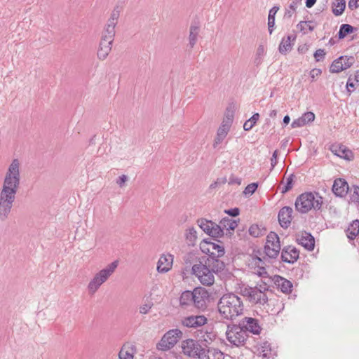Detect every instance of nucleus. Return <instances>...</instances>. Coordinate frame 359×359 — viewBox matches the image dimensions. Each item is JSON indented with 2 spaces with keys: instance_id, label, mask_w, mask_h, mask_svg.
<instances>
[{
  "instance_id": "nucleus-1",
  "label": "nucleus",
  "mask_w": 359,
  "mask_h": 359,
  "mask_svg": "<svg viewBox=\"0 0 359 359\" xmlns=\"http://www.w3.org/2000/svg\"><path fill=\"white\" fill-rule=\"evenodd\" d=\"M217 307L221 316L231 320L241 315L244 309L241 298L233 293L224 294L220 298Z\"/></svg>"
},
{
  "instance_id": "nucleus-2",
  "label": "nucleus",
  "mask_w": 359,
  "mask_h": 359,
  "mask_svg": "<svg viewBox=\"0 0 359 359\" xmlns=\"http://www.w3.org/2000/svg\"><path fill=\"white\" fill-rule=\"evenodd\" d=\"M20 163L18 159H14L6 174L1 194L15 196L20 186Z\"/></svg>"
},
{
  "instance_id": "nucleus-3",
  "label": "nucleus",
  "mask_w": 359,
  "mask_h": 359,
  "mask_svg": "<svg viewBox=\"0 0 359 359\" xmlns=\"http://www.w3.org/2000/svg\"><path fill=\"white\" fill-rule=\"evenodd\" d=\"M323 197L317 192H305L299 195L295 201V209L300 213H307L311 209L317 211L321 209Z\"/></svg>"
},
{
  "instance_id": "nucleus-4",
  "label": "nucleus",
  "mask_w": 359,
  "mask_h": 359,
  "mask_svg": "<svg viewBox=\"0 0 359 359\" xmlns=\"http://www.w3.org/2000/svg\"><path fill=\"white\" fill-rule=\"evenodd\" d=\"M222 270L217 269L216 264L208 263V261H206L205 264L200 262V264H194L192 266L193 274L197 276L204 285H212L215 281L214 273Z\"/></svg>"
},
{
  "instance_id": "nucleus-5",
  "label": "nucleus",
  "mask_w": 359,
  "mask_h": 359,
  "mask_svg": "<svg viewBox=\"0 0 359 359\" xmlns=\"http://www.w3.org/2000/svg\"><path fill=\"white\" fill-rule=\"evenodd\" d=\"M201 249L203 252L209 254L210 258L207 259L208 263L216 264L217 269H224V262L219 260V258L223 257L225 253L223 245L204 240L203 243H201Z\"/></svg>"
},
{
  "instance_id": "nucleus-6",
  "label": "nucleus",
  "mask_w": 359,
  "mask_h": 359,
  "mask_svg": "<svg viewBox=\"0 0 359 359\" xmlns=\"http://www.w3.org/2000/svg\"><path fill=\"white\" fill-rule=\"evenodd\" d=\"M118 260L112 262L94 276L88 285V290L90 294H95L100 287L108 280L118 267Z\"/></svg>"
},
{
  "instance_id": "nucleus-7",
  "label": "nucleus",
  "mask_w": 359,
  "mask_h": 359,
  "mask_svg": "<svg viewBox=\"0 0 359 359\" xmlns=\"http://www.w3.org/2000/svg\"><path fill=\"white\" fill-rule=\"evenodd\" d=\"M226 335L229 342L236 346L243 345L249 337L240 322L238 325H228Z\"/></svg>"
},
{
  "instance_id": "nucleus-8",
  "label": "nucleus",
  "mask_w": 359,
  "mask_h": 359,
  "mask_svg": "<svg viewBox=\"0 0 359 359\" xmlns=\"http://www.w3.org/2000/svg\"><path fill=\"white\" fill-rule=\"evenodd\" d=\"M208 341L206 338L202 341H197L192 339L184 340L182 342V349L184 355L193 358H198L202 352L204 344Z\"/></svg>"
},
{
  "instance_id": "nucleus-9",
  "label": "nucleus",
  "mask_w": 359,
  "mask_h": 359,
  "mask_svg": "<svg viewBox=\"0 0 359 359\" xmlns=\"http://www.w3.org/2000/svg\"><path fill=\"white\" fill-rule=\"evenodd\" d=\"M280 250V239L275 232H270L266 236V243L264 248L265 257L269 259H276Z\"/></svg>"
},
{
  "instance_id": "nucleus-10",
  "label": "nucleus",
  "mask_w": 359,
  "mask_h": 359,
  "mask_svg": "<svg viewBox=\"0 0 359 359\" xmlns=\"http://www.w3.org/2000/svg\"><path fill=\"white\" fill-rule=\"evenodd\" d=\"M241 293L252 304L264 306L269 300L266 293H263L261 290L252 288V287H243L241 289Z\"/></svg>"
},
{
  "instance_id": "nucleus-11",
  "label": "nucleus",
  "mask_w": 359,
  "mask_h": 359,
  "mask_svg": "<svg viewBox=\"0 0 359 359\" xmlns=\"http://www.w3.org/2000/svg\"><path fill=\"white\" fill-rule=\"evenodd\" d=\"M269 259L266 257H254L249 259V267L254 270V273L262 278H269V275L266 269V262Z\"/></svg>"
},
{
  "instance_id": "nucleus-12",
  "label": "nucleus",
  "mask_w": 359,
  "mask_h": 359,
  "mask_svg": "<svg viewBox=\"0 0 359 359\" xmlns=\"http://www.w3.org/2000/svg\"><path fill=\"white\" fill-rule=\"evenodd\" d=\"M193 291V306L198 309H205L210 297L208 292L201 287L195 288Z\"/></svg>"
},
{
  "instance_id": "nucleus-13",
  "label": "nucleus",
  "mask_w": 359,
  "mask_h": 359,
  "mask_svg": "<svg viewBox=\"0 0 359 359\" xmlns=\"http://www.w3.org/2000/svg\"><path fill=\"white\" fill-rule=\"evenodd\" d=\"M353 63L354 57L353 56H340L332 62L330 67V72L339 73L351 67Z\"/></svg>"
},
{
  "instance_id": "nucleus-14",
  "label": "nucleus",
  "mask_w": 359,
  "mask_h": 359,
  "mask_svg": "<svg viewBox=\"0 0 359 359\" xmlns=\"http://www.w3.org/2000/svg\"><path fill=\"white\" fill-rule=\"evenodd\" d=\"M182 325L188 328H198L203 326L208 323V318L204 315H190L184 317L182 320Z\"/></svg>"
},
{
  "instance_id": "nucleus-15",
  "label": "nucleus",
  "mask_w": 359,
  "mask_h": 359,
  "mask_svg": "<svg viewBox=\"0 0 359 359\" xmlns=\"http://www.w3.org/2000/svg\"><path fill=\"white\" fill-rule=\"evenodd\" d=\"M14 201L15 196L0 194V218L2 220L8 217Z\"/></svg>"
},
{
  "instance_id": "nucleus-16",
  "label": "nucleus",
  "mask_w": 359,
  "mask_h": 359,
  "mask_svg": "<svg viewBox=\"0 0 359 359\" xmlns=\"http://www.w3.org/2000/svg\"><path fill=\"white\" fill-rule=\"evenodd\" d=\"M240 323L247 334L251 333L255 335H258L262 331V327L258 319L252 317H245L240 320Z\"/></svg>"
},
{
  "instance_id": "nucleus-17",
  "label": "nucleus",
  "mask_w": 359,
  "mask_h": 359,
  "mask_svg": "<svg viewBox=\"0 0 359 359\" xmlns=\"http://www.w3.org/2000/svg\"><path fill=\"white\" fill-rule=\"evenodd\" d=\"M280 257L282 262L293 264L299 259V251L294 247L285 246L282 250Z\"/></svg>"
},
{
  "instance_id": "nucleus-18",
  "label": "nucleus",
  "mask_w": 359,
  "mask_h": 359,
  "mask_svg": "<svg viewBox=\"0 0 359 359\" xmlns=\"http://www.w3.org/2000/svg\"><path fill=\"white\" fill-rule=\"evenodd\" d=\"M292 208L289 206H284L279 210L278 218L279 224L282 228L287 229L289 227L292 219Z\"/></svg>"
},
{
  "instance_id": "nucleus-19",
  "label": "nucleus",
  "mask_w": 359,
  "mask_h": 359,
  "mask_svg": "<svg viewBox=\"0 0 359 359\" xmlns=\"http://www.w3.org/2000/svg\"><path fill=\"white\" fill-rule=\"evenodd\" d=\"M297 242L302 245L305 249L312 251L315 247V239L311 233L302 231L300 235L297 237Z\"/></svg>"
},
{
  "instance_id": "nucleus-20",
  "label": "nucleus",
  "mask_w": 359,
  "mask_h": 359,
  "mask_svg": "<svg viewBox=\"0 0 359 359\" xmlns=\"http://www.w3.org/2000/svg\"><path fill=\"white\" fill-rule=\"evenodd\" d=\"M198 359H224V353L218 348L204 344Z\"/></svg>"
},
{
  "instance_id": "nucleus-21",
  "label": "nucleus",
  "mask_w": 359,
  "mask_h": 359,
  "mask_svg": "<svg viewBox=\"0 0 359 359\" xmlns=\"http://www.w3.org/2000/svg\"><path fill=\"white\" fill-rule=\"evenodd\" d=\"M331 151L337 156L347 161H352L354 155L351 150L342 144H333L330 148Z\"/></svg>"
},
{
  "instance_id": "nucleus-22",
  "label": "nucleus",
  "mask_w": 359,
  "mask_h": 359,
  "mask_svg": "<svg viewBox=\"0 0 359 359\" xmlns=\"http://www.w3.org/2000/svg\"><path fill=\"white\" fill-rule=\"evenodd\" d=\"M348 189V184L344 179L337 178L334 181L332 190L337 196H345L347 194Z\"/></svg>"
},
{
  "instance_id": "nucleus-23",
  "label": "nucleus",
  "mask_w": 359,
  "mask_h": 359,
  "mask_svg": "<svg viewBox=\"0 0 359 359\" xmlns=\"http://www.w3.org/2000/svg\"><path fill=\"white\" fill-rule=\"evenodd\" d=\"M272 280L282 292L290 294L292 291L293 285L290 280L278 275H275Z\"/></svg>"
},
{
  "instance_id": "nucleus-24",
  "label": "nucleus",
  "mask_w": 359,
  "mask_h": 359,
  "mask_svg": "<svg viewBox=\"0 0 359 359\" xmlns=\"http://www.w3.org/2000/svg\"><path fill=\"white\" fill-rule=\"evenodd\" d=\"M177 343V339H176V337L171 335L169 332H167L157 344V348L161 351H168L172 348Z\"/></svg>"
},
{
  "instance_id": "nucleus-25",
  "label": "nucleus",
  "mask_w": 359,
  "mask_h": 359,
  "mask_svg": "<svg viewBox=\"0 0 359 359\" xmlns=\"http://www.w3.org/2000/svg\"><path fill=\"white\" fill-rule=\"evenodd\" d=\"M173 262L171 255H162L157 263V271L158 273H165L170 270Z\"/></svg>"
},
{
  "instance_id": "nucleus-26",
  "label": "nucleus",
  "mask_w": 359,
  "mask_h": 359,
  "mask_svg": "<svg viewBox=\"0 0 359 359\" xmlns=\"http://www.w3.org/2000/svg\"><path fill=\"white\" fill-rule=\"evenodd\" d=\"M113 41L101 38L99 48L97 53V57L104 60L109 55L112 46Z\"/></svg>"
},
{
  "instance_id": "nucleus-27",
  "label": "nucleus",
  "mask_w": 359,
  "mask_h": 359,
  "mask_svg": "<svg viewBox=\"0 0 359 359\" xmlns=\"http://www.w3.org/2000/svg\"><path fill=\"white\" fill-rule=\"evenodd\" d=\"M200 31V26L196 23H192L189 28V45L192 48L196 43Z\"/></svg>"
},
{
  "instance_id": "nucleus-28",
  "label": "nucleus",
  "mask_w": 359,
  "mask_h": 359,
  "mask_svg": "<svg viewBox=\"0 0 359 359\" xmlns=\"http://www.w3.org/2000/svg\"><path fill=\"white\" fill-rule=\"evenodd\" d=\"M194 291L185 290L180 297V304L182 307L193 305Z\"/></svg>"
},
{
  "instance_id": "nucleus-29",
  "label": "nucleus",
  "mask_w": 359,
  "mask_h": 359,
  "mask_svg": "<svg viewBox=\"0 0 359 359\" xmlns=\"http://www.w3.org/2000/svg\"><path fill=\"white\" fill-rule=\"evenodd\" d=\"M359 234V220H353L346 229V236L350 240H353Z\"/></svg>"
},
{
  "instance_id": "nucleus-30",
  "label": "nucleus",
  "mask_w": 359,
  "mask_h": 359,
  "mask_svg": "<svg viewBox=\"0 0 359 359\" xmlns=\"http://www.w3.org/2000/svg\"><path fill=\"white\" fill-rule=\"evenodd\" d=\"M346 8L345 0H334L332 3V11L335 16L343 14Z\"/></svg>"
},
{
  "instance_id": "nucleus-31",
  "label": "nucleus",
  "mask_w": 359,
  "mask_h": 359,
  "mask_svg": "<svg viewBox=\"0 0 359 359\" xmlns=\"http://www.w3.org/2000/svg\"><path fill=\"white\" fill-rule=\"evenodd\" d=\"M133 355L134 346L124 344L118 353V358L119 359H133Z\"/></svg>"
},
{
  "instance_id": "nucleus-32",
  "label": "nucleus",
  "mask_w": 359,
  "mask_h": 359,
  "mask_svg": "<svg viewBox=\"0 0 359 359\" xmlns=\"http://www.w3.org/2000/svg\"><path fill=\"white\" fill-rule=\"evenodd\" d=\"M358 28L349 25V24H342L338 32L337 36L339 39H344L347 35L353 33L357 31Z\"/></svg>"
},
{
  "instance_id": "nucleus-33",
  "label": "nucleus",
  "mask_w": 359,
  "mask_h": 359,
  "mask_svg": "<svg viewBox=\"0 0 359 359\" xmlns=\"http://www.w3.org/2000/svg\"><path fill=\"white\" fill-rule=\"evenodd\" d=\"M230 128H228L227 127L220 126L219 128L217 130V135L215 138L214 143H213V147L216 148L218 144L222 143V142L224 140V138L226 137L228 132L229 131Z\"/></svg>"
},
{
  "instance_id": "nucleus-34",
  "label": "nucleus",
  "mask_w": 359,
  "mask_h": 359,
  "mask_svg": "<svg viewBox=\"0 0 359 359\" xmlns=\"http://www.w3.org/2000/svg\"><path fill=\"white\" fill-rule=\"evenodd\" d=\"M279 7L277 6H274L271 8L269 12L268 15V29L270 34H272L273 31V28L275 26V15L276 13L278 11Z\"/></svg>"
},
{
  "instance_id": "nucleus-35",
  "label": "nucleus",
  "mask_w": 359,
  "mask_h": 359,
  "mask_svg": "<svg viewBox=\"0 0 359 359\" xmlns=\"http://www.w3.org/2000/svg\"><path fill=\"white\" fill-rule=\"evenodd\" d=\"M295 39L296 36H292L291 35H288L286 39H283L280 45H279V52L281 54H285L288 50L292 49L291 45V39Z\"/></svg>"
},
{
  "instance_id": "nucleus-36",
  "label": "nucleus",
  "mask_w": 359,
  "mask_h": 359,
  "mask_svg": "<svg viewBox=\"0 0 359 359\" xmlns=\"http://www.w3.org/2000/svg\"><path fill=\"white\" fill-rule=\"evenodd\" d=\"M266 231V229L264 227L257 224H252L248 229L250 235L254 238H259L264 236Z\"/></svg>"
},
{
  "instance_id": "nucleus-37",
  "label": "nucleus",
  "mask_w": 359,
  "mask_h": 359,
  "mask_svg": "<svg viewBox=\"0 0 359 359\" xmlns=\"http://www.w3.org/2000/svg\"><path fill=\"white\" fill-rule=\"evenodd\" d=\"M185 238L187 244L194 246L197 239V232L194 227H189L186 230Z\"/></svg>"
},
{
  "instance_id": "nucleus-38",
  "label": "nucleus",
  "mask_w": 359,
  "mask_h": 359,
  "mask_svg": "<svg viewBox=\"0 0 359 359\" xmlns=\"http://www.w3.org/2000/svg\"><path fill=\"white\" fill-rule=\"evenodd\" d=\"M223 230L225 229L228 231L234 230L238 226V222L236 220L231 219L229 217L223 218L220 222Z\"/></svg>"
},
{
  "instance_id": "nucleus-39",
  "label": "nucleus",
  "mask_w": 359,
  "mask_h": 359,
  "mask_svg": "<svg viewBox=\"0 0 359 359\" xmlns=\"http://www.w3.org/2000/svg\"><path fill=\"white\" fill-rule=\"evenodd\" d=\"M259 114L255 113L248 120H247L243 124V129L245 131L250 130L257 123L259 118Z\"/></svg>"
},
{
  "instance_id": "nucleus-40",
  "label": "nucleus",
  "mask_w": 359,
  "mask_h": 359,
  "mask_svg": "<svg viewBox=\"0 0 359 359\" xmlns=\"http://www.w3.org/2000/svg\"><path fill=\"white\" fill-rule=\"evenodd\" d=\"M210 225L211 231L210 236L213 238H219L224 236L223 229L220 223L219 224H217L212 222V224H210Z\"/></svg>"
},
{
  "instance_id": "nucleus-41",
  "label": "nucleus",
  "mask_w": 359,
  "mask_h": 359,
  "mask_svg": "<svg viewBox=\"0 0 359 359\" xmlns=\"http://www.w3.org/2000/svg\"><path fill=\"white\" fill-rule=\"evenodd\" d=\"M233 111L231 110L229 107L226 108L225 116L222 123V126L230 128L231 123H233Z\"/></svg>"
},
{
  "instance_id": "nucleus-42",
  "label": "nucleus",
  "mask_w": 359,
  "mask_h": 359,
  "mask_svg": "<svg viewBox=\"0 0 359 359\" xmlns=\"http://www.w3.org/2000/svg\"><path fill=\"white\" fill-rule=\"evenodd\" d=\"M212 221L208 220L204 218H201L197 220V224L199 226V227L208 235L210 236V231H211V225Z\"/></svg>"
},
{
  "instance_id": "nucleus-43",
  "label": "nucleus",
  "mask_w": 359,
  "mask_h": 359,
  "mask_svg": "<svg viewBox=\"0 0 359 359\" xmlns=\"http://www.w3.org/2000/svg\"><path fill=\"white\" fill-rule=\"evenodd\" d=\"M302 0H293L289 5V8H286L284 18H290L296 11L297 6L301 4Z\"/></svg>"
},
{
  "instance_id": "nucleus-44",
  "label": "nucleus",
  "mask_w": 359,
  "mask_h": 359,
  "mask_svg": "<svg viewBox=\"0 0 359 359\" xmlns=\"http://www.w3.org/2000/svg\"><path fill=\"white\" fill-rule=\"evenodd\" d=\"M265 54V48L263 45H259L257 48L256 56L254 60L255 65L258 67L262 62V57Z\"/></svg>"
},
{
  "instance_id": "nucleus-45",
  "label": "nucleus",
  "mask_w": 359,
  "mask_h": 359,
  "mask_svg": "<svg viewBox=\"0 0 359 359\" xmlns=\"http://www.w3.org/2000/svg\"><path fill=\"white\" fill-rule=\"evenodd\" d=\"M114 36L115 29H114V28H110L106 26L104 32H102L101 38L109 40L110 41H114Z\"/></svg>"
},
{
  "instance_id": "nucleus-46",
  "label": "nucleus",
  "mask_w": 359,
  "mask_h": 359,
  "mask_svg": "<svg viewBox=\"0 0 359 359\" xmlns=\"http://www.w3.org/2000/svg\"><path fill=\"white\" fill-rule=\"evenodd\" d=\"M294 174H291L287 178V180H286V183L284 185V187L282 188V190H281V193L282 194H285L287 193L288 191H290L292 188V186H293V181H294Z\"/></svg>"
},
{
  "instance_id": "nucleus-47",
  "label": "nucleus",
  "mask_w": 359,
  "mask_h": 359,
  "mask_svg": "<svg viewBox=\"0 0 359 359\" xmlns=\"http://www.w3.org/2000/svg\"><path fill=\"white\" fill-rule=\"evenodd\" d=\"M258 187V184L257 183H255V182H253V183H251L250 184H248L244 189L243 191V194L244 195H252V194H254L255 192V191L257 190Z\"/></svg>"
},
{
  "instance_id": "nucleus-48",
  "label": "nucleus",
  "mask_w": 359,
  "mask_h": 359,
  "mask_svg": "<svg viewBox=\"0 0 359 359\" xmlns=\"http://www.w3.org/2000/svg\"><path fill=\"white\" fill-rule=\"evenodd\" d=\"M353 194L351 195V200L352 202L358 203L359 205V187L353 186Z\"/></svg>"
},
{
  "instance_id": "nucleus-49",
  "label": "nucleus",
  "mask_w": 359,
  "mask_h": 359,
  "mask_svg": "<svg viewBox=\"0 0 359 359\" xmlns=\"http://www.w3.org/2000/svg\"><path fill=\"white\" fill-rule=\"evenodd\" d=\"M301 117L305 121V123L307 124L314 121L315 114L311 111H308L304 113Z\"/></svg>"
},
{
  "instance_id": "nucleus-50",
  "label": "nucleus",
  "mask_w": 359,
  "mask_h": 359,
  "mask_svg": "<svg viewBox=\"0 0 359 359\" xmlns=\"http://www.w3.org/2000/svg\"><path fill=\"white\" fill-rule=\"evenodd\" d=\"M152 306H153L152 302H149L148 303H146L140 307V313L142 314H147L149 312V311Z\"/></svg>"
},
{
  "instance_id": "nucleus-51",
  "label": "nucleus",
  "mask_w": 359,
  "mask_h": 359,
  "mask_svg": "<svg viewBox=\"0 0 359 359\" xmlns=\"http://www.w3.org/2000/svg\"><path fill=\"white\" fill-rule=\"evenodd\" d=\"M226 178L222 177L219 178L216 181L213 182L209 187L210 189H216L219 185L224 184L226 182Z\"/></svg>"
},
{
  "instance_id": "nucleus-52",
  "label": "nucleus",
  "mask_w": 359,
  "mask_h": 359,
  "mask_svg": "<svg viewBox=\"0 0 359 359\" xmlns=\"http://www.w3.org/2000/svg\"><path fill=\"white\" fill-rule=\"evenodd\" d=\"M355 86V84L352 81V79L351 78V76L348 77V81L346 82V90H347V92L349 95L354 91Z\"/></svg>"
},
{
  "instance_id": "nucleus-53",
  "label": "nucleus",
  "mask_w": 359,
  "mask_h": 359,
  "mask_svg": "<svg viewBox=\"0 0 359 359\" xmlns=\"http://www.w3.org/2000/svg\"><path fill=\"white\" fill-rule=\"evenodd\" d=\"M305 125H306L305 121L302 119V117H299V118L295 119L292 121V123L291 124V127L292 128H295L302 127Z\"/></svg>"
},
{
  "instance_id": "nucleus-54",
  "label": "nucleus",
  "mask_w": 359,
  "mask_h": 359,
  "mask_svg": "<svg viewBox=\"0 0 359 359\" xmlns=\"http://www.w3.org/2000/svg\"><path fill=\"white\" fill-rule=\"evenodd\" d=\"M314 57L317 62L323 60L325 57V52L324 49H318L313 54Z\"/></svg>"
},
{
  "instance_id": "nucleus-55",
  "label": "nucleus",
  "mask_w": 359,
  "mask_h": 359,
  "mask_svg": "<svg viewBox=\"0 0 359 359\" xmlns=\"http://www.w3.org/2000/svg\"><path fill=\"white\" fill-rule=\"evenodd\" d=\"M224 212L231 217H237L240 214V210L238 208L225 210Z\"/></svg>"
},
{
  "instance_id": "nucleus-56",
  "label": "nucleus",
  "mask_w": 359,
  "mask_h": 359,
  "mask_svg": "<svg viewBox=\"0 0 359 359\" xmlns=\"http://www.w3.org/2000/svg\"><path fill=\"white\" fill-rule=\"evenodd\" d=\"M229 184H238L240 185L241 184V178L237 177L233 175H231L229 179Z\"/></svg>"
},
{
  "instance_id": "nucleus-57",
  "label": "nucleus",
  "mask_w": 359,
  "mask_h": 359,
  "mask_svg": "<svg viewBox=\"0 0 359 359\" xmlns=\"http://www.w3.org/2000/svg\"><path fill=\"white\" fill-rule=\"evenodd\" d=\"M359 7V4L357 0H349L348 3V8L351 11H354Z\"/></svg>"
},
{
  "instance_id": "nucleus-58",
  "label": "nucleus",
  "mask_w": 359,
  "mask_h": 359,
  "mask_svg": "<svg viewBox=\"0 0 359 359\" xmlns=\"http://www.w3.org/2000/svg\"><path fill=\"white\" fill-rule=\"evenodd\" d=\"M321 73H322V71L320 69H317V68L313 69L310 72V76L312 79V81H314L316 77L320 76L321 74Z\"/></svg>"
},
{
  "instance_id": "nucleus-59",
  "label": "nucleus",
  "mask_w": 359,
  "mask_h": 359,
  "mask_svg": "<svg viewBox=\"0 0 359 359\" xmlns=\"http://www.w3.org/2000/svg\"><path fill=\"white\" fill-rule=\"evenodd\" d=\"M171 335H174V337H176V339H177V341L179 339L182 337V332L178 329H174L168 331Z\"/></svg>"
},
{
  "instance_id": "nucleus-60",
  "label": "nucleus",
  "mask_w": 359,
  "mask_h": 359,
  "mask_svg": "<svg viewBox=\"0 0 359 359\" xmlns=\"http://www.w3.org/2000/svg\"><path fill=\"white\" fill-rule=\"evenodd\" d=\"M264 254V250L262 251V250L260 249H258V250H253V252L252 253V255H250V258H254V257H263V255Z\"/></svg>"
},
{
  "instance_id": "nucleus-61",
  "label": "nucleus",
  "mask_w": 359,
  "mask_h": 359,
  "mask_svg": "<svg viewBox=\"0 0 359 359\" xmlns=\"http://www.w3.org/2000/svg\"><path fill=\"white\" fill-rule=\"evenodd\" d=\"M277 156H278V150H275L273 153V155L271 158V165L272 168H274L277 164Z\"/></svg>"
},
{
  "instance_id": "nucleus-62",
  "label": "nucleus",
  "mask_w": 359,
  "mask_h": 359,
  "mask_svg": "<svg viewBox=\"0 0 359 359\" xmlns=\"http://www.w3.org/2000/svg\"><path fill=\"white\" fill-rule=\"evenodd\" d=\"M128 177L125 175H122L118 177V179L116 181V183L119 185L120 187H122L125 182L127 181Z\"/></svg>"
},
{
  "instance_id": "nucleus-63",
  "label": "nucleus",
  "mask_w": 359,
  "mask_h": 359,
  "mask_svg": "<svg viewBox=\"0 0 359 359\" xmlns=\"http://www.w3.org/2000/svg\"><path fill=\"white\" fill-rule=\"evenodd\" d=\"M252 288H257V290H261V291L263 293H266L265 292L268 290V286H267L266 283H265L264 282L261 284H257V286L252 287Z\"/></svg>"
},
{
  "instance_id": "nucleus-64",
  "label": "nucleus",
  "mask_w": 359,
  "mask_h": 359,
  "mask_svg": "<svg viewBox=\"0 0 359 359\" xmlns=\"http://www.w3.org/2000/svg\"><path fill=\"white\" fill-rule=\"evenodd\" d=\"M313 21H301L297 25V28L300 29V31H303L305 29V25L306 24H313Z\"/></svg>"
}]
</instances>
